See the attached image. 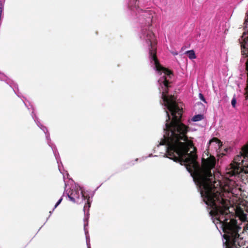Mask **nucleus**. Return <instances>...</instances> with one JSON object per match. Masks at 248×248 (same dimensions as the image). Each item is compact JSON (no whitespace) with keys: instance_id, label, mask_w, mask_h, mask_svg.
<instances>
[{"instance_id":"nucleus-11","label":"nucleus","mask_w":248,"mask_h":248,"mask_svg":"<svg viewBox=\"0 0 248 248\" xmlns=\"http://www.w3.org/2000/svg\"><path fill=\"white\" fill-rule=\"evenodd\" d=\"M231 103H232V106L233 107V108H235V104L236 103V99L233 97L232 100V102H231Z\"/></svg>"},{"instance_id":"nucleus-5","label":"nucleus","mask_w":248,"mask_h":248,"mask_svg":"<svg viewBox=\"0 0 248 248\" xmlns=\"http://www.w3.org/2000/svg\"><path fill=\"white\" fill-rule=\"evenodd\" d=\"M236 213H237L238 216H239L240 219L242 221H245L247 220V215H246V214H245L244 213V211L242 209H241V208L237 209Z\"/></svg>"},{"instance_id":"nucleus-10","label":"nucleus","mask_w":248,"mask_h":248,"mask_svg":"<svg viewBox=\"0 0 248 248\" xmlns=\"http://www.w3.org/2000/svg\"><path fill=\"white\" fill-rule=\"evenodd\" d=\"M244 24V27L247 28L248 25V12L246 13V18L245 19Z\"/></svg>"},{"instance_id":"nucleus-6","label":"nucleus","mask_w":248,"mask_h":248,"mask_svg":"<svg viewBox=\"0 0 248 248\" xmlns=\"http://www.w3.org/2000/svg\"><path fill=\"white\" fill-rule=\"evenodd\" d=\"M186 53L188 54V58L191 60L196 58L195 52L193 50H188L186 51Z\"/></svg>"},{"instance_id":"nucleus-7","label":"nucleus","mask_w":248,"mask_h":248,"mask_svg":"<svg viewBox=\"0 0 248 248\" xmlns=\"http://www.w3.org/2000/svg\"><path fill=\"white\" fill-rule=\"evenodd\" d=\"M203 119V115L202 114H198L195 115L193 118H192V121L193 122H197L201 121Z\"/></svg>"},{"instance_id":"nucleus-8","label":"nucleus","mask_w":248,"mask_h":248,"mask_svg":"<svg viewBox=\"0 0 248 248\" xmlns=\"http://www.w3.org/2000/svg\"><path fill=\"white\" fill-rule=\"evenodd\" d=\"M212 142H216L218 144V145H220L222 144V143L220 141V140H219L217 138H214L211 140H210V142L211 143Z\"/></svg>"},{"instance_id":"nucleus-13","label":"nucleus","mask_w":248,"mask_h":248,"mask_svg":"<svg viewBox=\"0 0 248 248\" xmlns=\"http://www.w3.org/2000/svg\"><path fill=\"white\" fill-rule=\"evenodd\" d=\"M62 197H61L59 200V201L57 202L56 203V204H55V208H56L60 204V203L62 202Z\"/></svg>"},{"instance_id":"nucleus-12","label":"nucleus","mask_w":248,"mask_h":248,"mask_svg":"<svg viewBox=\"0 0 248 248\" xmlns=\"http://www.w3.org/2000/svg\"><path fill=\"white\" fill-rule=\"evenodd\" d=\"M199 97H200V98L203 101V102H204L205 103H206V100H205V99L204 97V96L202 94V93H200L199 94Z\"/></svg>"},{"instance_id":"nucleus-14","label":"nucleus","mask_w":248,"mask_h":248,"mask_svg":"<svg viewBox=\"0 0 248 248\" xmlns=\"http://www.w3.org/2000/svg\"><path fill=\"white\" fill-rule=\"evenodd\" d=\"M244 210L248 213V202L246 203L245 205H244Z\"/></svg>"},{"instance_id":"nucleus-9","label":"nucleus","mask_w":248,"mask_h":248,"mask_svg":"<svg viewBox=\"0 0 248 248\" xmlns=\"http://www.w3.org/2000/svg\"><path fill=\"white\" fill-rule=\"evenodd\" d=\"M137 10H138V12L140 13V11L141 13H143V16H147V15H149V12L147 11H143L142 10L140 9L139 8L137 9Z\"/></svg>"},{"instance_id":"nucleus-15","label":"nucleus","mask_w":248,"mask_h":248,"mask_svg":"<svg viewBox=\"0 0 248 248\" xmlns=\"http://www.w3.org/2000/svg\"><path fill=\"white\" fill-rule=\"evenodd\" d=\"M89 198H90V197H88V201H87V204H88V207H90V205H91V204H90V202H89Z\"/></svg>"},{"instance_id":"nucleus-4","label":"nucleus","mask_w":248,"mask_h":248,"mask_svg":"<svg viewBox=\"0 0 248 248\" xmlns=\"http://www.w3.org/2000/svg\"><path fill=\"white\" fill-rule=\"evenodd\" d=\"M81 195L85 198L82 192L78 189H72L68 194L69 199L74 202H75L76 200L79 198Z\"/></svg>"},{"instance_id":"nucleus-16","label":"nucleus","mask_w":248,"mask_h":248,"mask_svg":"<svg viewBox=\"0 0 248 248\" xmlns=\"http://www.w3.org/2000/svg\"><path fill=\"white\" fill-rule=\"evenodd\" d=\"M152 17H153V16H149L148 19H149V21L152 20Z\"/></svg>"},{"instance_id":"nucleus-2","label":"nucleus","mask_w":248,"mask_h":248,"mask_svg":"<svg viewBox=\"0 0 248 248\" xmlns=\"http://www.w3.org/2000/svg\"><path fill=\"white\" fill-rule=\"evenodd\" d=\"M229 205L212 209L210 214L217 216V220L221 224L225 233L224 237L226 240L224 243L225 248H231L232 247L237 248L242 246L244 241L238 233L241 230V227L237 224L236 220L233 218V215L230 213Z\"/></svg>"},{"instance_id":"nucleus-1","label":"nucleus","mask_w":248,"mask_h":248,"mask_svg":"<svg viewBox=\"0 0 248 248\" xmlns=\"http://www.w3.org/2000/svg\"><path fill=\"white\" fill-rule=\"evenodd\" d=\"M155 67L157 71H162L165 74L158 82L162 89L161 98L164 105L172 116L170 121L168 111L165 109L167 119L164 129V138L160 144L167 145V157L185 165L195 183L201 188V196L208 206L212 209H217L219 206L229 205L230 201L223 198L220 189L215 186V177L211 170L215 167V157L211 155L206 159L202 158V167L200 166L197 161L196 148L187 136L189 127L181 122L182 107L174 95L168 94L169 88L171 87L169 78L173 75L172 71L163 66Z\"/></svg>"},{"instance_id":"nucleus-3","label":"nucleus","mask_w":248,"mask_h":248,"mask_svg":"<svg viewBox=\"0 0 248 248\" xmlns=\"http://www.w3.org/2000/svg\"><path fill=\"white\" fill-rule=\"evenodd\" d=\"M247 34L244 32L242 36V42H240L241 47V53L242 55L245 56L246 57H248V45H247V42L248 41V36H246ZM246 69L248 72V79H247V86L246 87L247 93L248 94L246 96V99H248V58L246 62Z\"/></svg>"}]
</instances>
